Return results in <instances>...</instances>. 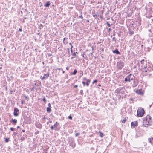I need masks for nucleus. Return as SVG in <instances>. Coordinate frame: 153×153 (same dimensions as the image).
<instances>
[{
	"mask_svg": "<svg viewBox=\"0 0 153 153\" xmlns=\"http://www.w3.org/2000/svg\"><path fill=\"white\" fill-rule=\"evenodd\" d=\"M151 118V117L149 115H147L146 117L143 118V126L147 127L150 125Z\"/></svg>",
	"mask_w": 153,
	"mask_h": 153,
	"instance_id": "nucleus-1",
	"label": "nucleus"
},
{
	"mask_svg": "<svg viewBox=\"0 0 153 153\" xmlns=\"http://www.w3.org/2000/svg\"><path fill=\"white\" fill-rule=\"evenodd\" d=\"M144 109L141 107H139L137 111V115L138 117H142L144 114Z\"/></svg>",
	"mask_w": 153,
	"mask_h": 153,
	"instance_id": "nucleus-2",
	"label": "nucleus"
},
{
	"mask_svg": "<svg viewBox=\"0 0 153 153\" xmlns=\"http://www.w3.org/2000/svg\"><path fill=\"white\" fill-rule=\"evenodd\" d=\"M124 66V62L121 61H119L117 63V69L119 70L121 69Z\"/></svg>",
	"mask_w": 153,
	"mask_h": 153,
	"instance_id": "nucleus-3",
	"label": "nucleus"
},
{
	"mask_svg": "<svg viewBox=\"0 0 153 153\" xmlns=\"http://www.w3.org/2000/svg\"><path fill=\"white\" fill-rule=\"evenodd\" d=\"M135 77L134 75L131 74H130L128 76H127V78H128V82H130L131 81H133L134 83H135V81L134 79Z\"/></svg>",
	"mask_w": 153,
	"mask_h": 153,
	"instance_id": "nucleus-4",
	"label": "nucleus"
},
{
	"mask_svg": "<svg viewBox=\"0 0 153 153\" xmlns=\"http://www.w3.org/2000/svg\"><path fill=\"white\" fill-rule=\"evenodd\" d=\"M137 125L138 123L137 121L132 122L131 123V127L132 128H134Z\"/></svg>",
	"mask_w": 153,
	"mask_h": 153,
	"instance_id": "nucleus-5",
	"label": "nucleus"
},
{
	"mask_svg": "<svg viewBox=\"0 0 153 153\" xmlns=\"http://www.w3.org/2000/svg\"><path fill=\"white\" fill-rule=\"evenodd\" d=\"M19 111V109L16 108H15L14 110V112L13 113V115L15 116H17L19 115V114L17 113Z\"/></svg>",
	"mask_w": 153,
	"mask_h": 153,
	"instance_id": "nucleus-6",
	"label": "nucleus"
},
{
	"mask_svg": "<svg viewBox=\"0 0 153 153\" xmlns=\"http://www.w3.org/2000/svg\"><path fill=\"white\" fill-rule=\"evenodd\" d=\"M36 126L39 128H41L42 127V126L39 122H37L35 124Z\"/></svg>",
	"mask_w": 153,
	"mask_h": 153,
	"instance_id": "nucleus-7",
	"label": "nucleus"
},
{
	"mask_svg": "<svg viewBox=\"0 0 153 153\" xmlns=\"http://www.w3.org/2000/svg\"><path fill=\"white\" fill-rule=\"evenodd\" d=\"M142 67H143L142 68V71H144L145 72H147L148 69L147 68V66H144L143 67V65L142 66Z\"/></svg>",
	"mask_w": 153,
	"mask_h": 153,
	"instance_id": "nucleus-8",
	"label": "nucleus"
},
{
	"mask_svg": "<svg viewBox=\"0 0 153 153\" xmlns=\"http://www.w3.org/2000/svg\"><path fill=\"white\" fill-rule=\"evenodd\" d=\"M11 123H13L14 125H16L17 123V120L16 119H12L10 121Z\"/></svg>",
	"mask_w": 153,
	"mask_h": 153,
	"instance_id": "nucleus-9",
	"label": "nucleus"
},
{
	"mask_svg": "<svg viewBox=\"0 0 153 153\" xmlns=\"http://www.w3.org/2000/svg\"><path fill=\"white\" fill-rule=\"evenodd\" d=\"M113 52L114 53H116L117 54H120V53L118 51L117 49L116 48L115 50H113Z\"/></svg>",
	"mask_w": 153,
	"mask_h": 153,
	"instance_id": "nucleus-10",
	"label": "nucleus"
},
{
	"mask_svg": "<svg viewBox=\"0 0 153 153\" xmlns=\"http://www.w3.org/2000/svg\"><path fill=\"white\" fill-rule=\"evenodd\" d=\"M124 87H121L117 88L116 90V92L117 93H120L121 91L123 89Z\"/></svg>",
	"mask_w": 153,
	"mask_h": 153,
	"instance_id": "nucleus-11",
	"label": "nucleus"
},
{
	"mask_svg": "<svg viewBox=\"0 0 153 153\" xmlns=\"http://www.w3.org/2000/svg\"><path fill=\"white\" fill-rule=\"evenodd\" d=\"M50 4V1H48L47 2L46 4L44 5V6L46 7H49Z\"/></svg>",
	"mask_w": 153,
	"mask_h": 153,
	"instance_id": "nucleus-12",
	"label": "nucleus"
},
{
	"mask_svg": "<svg viewBox=\"0 0 153 153\" xmlns=\"http://www.w3.org/2000/svg\"><path fill=\"white\" fill-rule=\"evenodd\" d=\"M49 75V72H48V73H47V74H44V76H45V77L46 78H47L48 77Z\"/></svg>",
	"mask_w": 153,
	"mask_h": 153,
	"instance_id": "nucleus-13",
	"label": "nucleus"
},
{
	"mask_svg": "<svg viewBox=\"0 0 153 153\" xmlns=\"http://www.w3.org/2000/svg\"><path fill=\"white\" fill-rule=\"evenodd\" d=\"M149 140L150 143L153 144V137L149 138Z\"/></svg>",
	"mask_w": 153,
	"mask_h": 153,
	"instance_id": "nucleus-14",
	"label": "nucleus"
},
{
	"mask_svg": "<svg viewBox=\"0 0 153 153\" xmlns=\"http://www.w3.org/2000/svg\"><path fill=\"white\" fill-rule=\"evenodd\" d=\"M136 92L137 93V94H139L141 95L143 94V93L142 92V91L140 90H139L137 91H136Z\"/></svg>",
	"mask_w": 153,
	"mask_h": 153,
	"instance_id": "nucleus-15",
	"label": "nucleus"
},
{
	"mask_svg": "<svg viewBox=\"0 0 153 153\" xmlns=\"http://www.w3.org/2000/svg\"><path fill=\"white\" fill-rule=\"evenodd\" d=\"M46 110L47 111L48 113H50L51 111V109L49 107H47Z\"/></svg>",
	"mask_w": 153,
	"mask_h": 153,
	"instance_id": "nucleus-16",
	"label": "nucleus"
},
{
	"mask_svg": "<svg viewBox=\"0 0 153 153\" xmlns=\"http://www.w3.org/2000/svg\"><path fill=\"white\" fill-rule=\"evenodd\" d=\"M59 125L58 123L57 122H56V123L54 124L53 126L54 127V128H57L58 125Z\"/></svg>",
	"mask_w": 153,
	"mask_h": 153,
	"instance_id": "nucleus-17",
	"label": "nucleus"
},
{
	"mask_svg": "<svg viewBox=\"0 0 153 153\" xmlns=\"http://www.w3.org/2000/svg\"><path fill=\"white\" fill-rule=\"evenodd\" d=\"M70 146L73 147H74L75 146V144L73 143L72 142L70 143Z\"/></svg>",
	"mask_w": 153,
	"mask_h": 153,
	"instance_id": "nucleus-18",
	"label": "nucleus"
},
{
	"mask_svg": "<svg viewBox=\"0 0 153 153\" xmlns=\"http://www.w3.org/2000/svg\"><path fill=\"white\" fill-rule=\"evenodd\" d=\"M99 136L101 137H103V133L100 132V131H99Z\"/></svg>",
	"mask_w": 153,
	"mask_h": 153,
	"instance_id": "nucleus-19",
	"label": "nucleus"
},
{
	"mask_svg": "<svg viewBox=\"0 0 153 153\" xmlns=\"http://www.w3.org/2000/svg\"><path fill=\"white\" fill-rule=\"evenodd\" d=\"M77 73V71L76 69H75L74 70V72L72 73V74L74 75H75Z\"/></svg>",
	"mask_w": 153,
	"mask_h": 153,
	"instance_id": "nucleus-20",
	"label": "nucleus"
},
{
	"mask_svg": "<svg viewBox=\"0 0 153 153\" xmlns=\"http://www.w3.org/2000/svg\"><path fill=\"white\" fill-rule=\"evenodd\" d=\"M51 128L52 130L55 129V130H56V129L55 128H54V127L53 126H51Z\"/></svg>",
	"mask_w": 153,
	"mask_h": 153,
	"instance_id": "nucleus-21",
	"label": "nucleus"
},
{
	"mask_svg": "<svg viewBox=\"0 0 153 153\" xmlns=\"http://www.w3.org/2000/svg\"><path fill=\"white\" fill-rule=\"evenodd\" d=\"M124 80L125 82L128 81V78H127V76L125 78Z\"/></svg>",
	"mask_w": 153,
	"mask_h": 153,
	"instance_id": "nucleus-22",
	"label": "nucleus"
},
{
	"mask_svg": "<svg viewBox=\"0 0 153 153\" xmlns=\"http://www.w3.org/2000/svg\"><path fill=\"white\" fill-rule=\"evenodd\" d=\"M43 100L45 102V103H46V100L45 97H44V98H43Z\"/></svg>",
	"mask_w": 153,
	"mask_h": 153,
	"instance_id": "nucleus-23",
	"label": "nucleus"
},
{
	"mask_svg": "<svg viewBox=\"0 0 153 153\" xmlns=\"http://www.w3.org/2000/svg\"><path fill=\"white\" fill-rule=\"evenodd\" d=\"M9 138H6L5 139V141L6 142H8L9 141Z\"/></svg>",
	"mask_w": 153,
	"mask_h": 153,
	"instance_id": "nucleus-24",
	"label": "nucleus"
},
{
	"mask_svg": "<svg viewBox=\"0 0 153 153\" xmlns=\"http://www.w3.org/2000/svg\"><path fill=\"white\" fill-rule=\"evenodd\" d=\"M126 121V119L125 118L123 120H122V122L123 123H124Z\"/></svg>",
	"mask_w": 153,
	"mask_h": 153,
	"instance_id": "nucleus-25",
	"label": "nucleus"
},
{
	"mask_svg": "<svg viewBox=\"0 0 153 153\" xmlns=\"http://www.w3.org/2000/svg\"><path fill=\"white\" fill-rule=\"evenodd\" d=\"M15 129V128L12 127H11L10 128V130L11 131H14Z\"/></svg>",
	"mask_w": 153,
	"mask_h": 153,
	"instance_id": "nucleus-26",
	"label": "nucleus"
},
{
	"mask_svg": "<svg viewBox=\"0 0 153 153\" xmlns=\"http://www.w3.org/2000/svg\"><path fill=\"white\" fill-rule=\"evenodd\" d=\"M41 78L42 80H44V79H46L45 78V76H43L42 77V76H41Z\"/></svg>",
	"mask_w": 153,
	"mask_h": 153,
	"instance_id": "nucleus-27",
	"label": "nucleus"
},
{
	"mask_svg": "<svg viewBox=\"0 0 153 153\" xmlns=\"http://www.w3.org/2000/svg\"><path fill=\"white\" fill-rule=\"evenodd\" d=\"M144 62V60L143 59V60H141L140 61V62L142 64H143Z\"/></svg>",
	"mask_w": 153,
	"mask_h": 153,
	"instance_id": "nucleus-28",
	"label": "nucleus"
},
{
	"mask_svg": "<svg viewBox=\"0 0 153 153\" xmlns=\"http://www.w3.org/2000/svg\"><path fill=\"white\" fill-rule=\"evenodd\" d=\"M24 102H25V100H22L21 101V103L22 104H23L24 103Z\"/></svg>",
	"mask_w": 153,
	"mask_h": 153,
	"instance_id": "nucleus-29",
	"label": "nucleus"
},
{
	"mask_svg": "<svg viewBox=\"0 0 153 153\" xmlns=\"http://www.w3.org/2000/svg\"><path fill=\"white\" fill-rule=\"evenodd\" d=\"M86 81H87V82L89 83L91 82V80H90V79H87Z\"/></svg>",
	"mask_w": 153,
	"mask_h": 153,
	"instance_id": "nucleus-30",
	"label": "nucleus"
},
{
	"mask_svg": "<svg viewBox=\"0 0 153 153\" xmlns=\"http://www.w3.org/2000/svg\"><path fill=\"white\" fill-rule=\"evenodd\" d=\"M107 23V25L108 26V27H110V24L108 22H107L106 23Z\"/></svg>",
	"mask_w": 153,
	"mask_h": 153,
	"instance_id": "nucleus-31",
	"label": "nucleus"
},
{
	"mask_svg": "<svg viewBox=\"0 0 153 153\" xmlns=\"http://www.w3.org/2000/svg\"><path fill=\"white\" fill-rule=\"evenodd\" d=\"M68 118L71 120L72 118V117L71 116H69L68 117Z\"/></svg>",
	"mask_w": 153,
	"mask_h": 153,
	"instance_id": "nucleus-32",
	"label": "nucleus"
},
{
	"mask_svg": "<svg viewBox=\"0 0 153 153\" xmlns=\"http://www.w3.org/2000/svg\"><path fill=\"white\" fill-rule=\"evenodd\" d=\"M97 80H95L93 81V83L94 84V83H96L97 82Z\"/></svg>",
	"mask_w": 153,
	"mask_h": 153,
	"instance_id": "nucleus-33",
	"label": "nucleus"
},
{
	"mask_svg": "<svg viewBox=\"0 0 153 153\" xmlns=\"http://www.w3.org/2000/svg\"><path fill=\"white\" fill-rule=\"evenodd\" d=\"M80 134L79 133H76L75 134V136L77 137L78 135Z\"/></svg>",
	"mask_w": 153,
	"mask_h": 153,
	"instance_id": "nucleus-34",
	"label": "nucleus"
},
{
	"mask_svg": "<svg viewBox=\"0 0 153 153\" xmlns=\"http://www.w3.org/2000/svg\"><path fill=\"white\" fill-rule=\"evenodd\" d=\"M82 83L83 84V86H85V85L86 84V83L84 82H83V81H82Z\"/></svg>",
	"mask_w": 153,
	"mask_h": 153,
	"instance_id": "nucleus-35",
	"label": "nucleus"
},
{
	"mask_svg": "<svg viewBox=\"0 0 153 153\" xmlns=\"http://www.w3.org/2000/svg\"><path fill=\"white\" fill-rule=\"evenodd\" d=\"M77 53V52H76V53L74 52V53L73 54H72V55L73 56H76V53Z\"/></svg>",
	"mask_w": 153,
	"mask_h": 153,
	"instance_id": "nucleus-36",
	"label": "nucleus"
},
{
	"mask_svg": "<svg viewBox=\"0 0 153 153\" xmlns=\"http://www.w3.org/2000/svg\"><path fill=\"white\" fill-rule=\"evenodd\" d=\"M13 134L14 136H15L17 134V133L15 132H13Z\"/></svg>",
	"mask_w": 153,
	"mask_h": 153,
	"instance_id": "nucleus-37",
	"label": "nucleus"
},
{
	"mask_svg": "<svg viewBox=\"0 0 153 153\" xmlns=\"http://www.w3.org/2000/svg\"><path fill=\"white\" fill-rule=\"evenodd\" d=\"M24 97L26 99H28V97L27 96H24Z\"/></svg>",
	"mask_w": 153,
	"mask_h": 153,
	"instance_id": "nucleus-38",
	"label": "nucleus"
},
{
	"mask_svg": "<svg viewBox=\"0 0 153 153\" xmlns=\"http://www.w3.org/2000/svg\"><path fill=\"white\" fill-rule=\"evenodd\" d=\"M86 85L87 86H88L89 85V83L86 82Z\"/></svg>",
	"mask_w": 153,
	"mask_h": 153,
	"instance_id": "nucleus-39",
	"label": "nucleus"
},
{
	"mask_svg": "<svg viewBox=\"0 0 153 153\" xmlns=\"http://www.w3.org/2000/svg\"><path fill=\"white\" fill-rule=\"evenodd\" d=\"M25 139V138L24 137H21V140L22 141L23 140Z\"/></svg>",
	"mask_w": 153,
	"mask_h": 153,
	"instance_id": "nucleus-40",
	"label": "nucleus"
},
{
	"mask_svg": "<svg viewBox=\"0 0 153 153\" xmlns=\"http://www.w3.org/2000/svg\"><path fill=\"white\" fill-rule=\"evenodd\" d=\"M69 44L71 46V49H72V48H73V46L72 45V44L71 43H70Z\"/></svg>",
	"mask_w": 153,
	"mask_h": 153,
	"instance_id": "nucleus-41",
	"label": "nucleus"
},
{
	"mask_svg": "<svg viewBox=\"0 0 153 153\" xmlns=\"http://www.w3.org/2000/svg\"><path fill=\"white\" fill-rule=\"evenodd\" d=\"M83 79L84 80H85L86 81H87V79H86V78H85V77H83Z\"/></svg>",
	"mask_w": 153,
	"mask_h": 153,
	"instance_id": "nucleus-42",
	"label": "nucleus"
},
{
	"mask_svg": "<svg viewBox=\"0 0 153 153\" xmlns=\"http://www.w3.org/2000/svg\"><path fill=\"white\" fill-rule=\"evenodd\" d=\"M48 105L49 106V107H51V104L50 103H49L48 104Z\"/></svg>",
	"mask_w": 153,
	"mask_h": 153,
	"instance_id": "nucleus-43",
	"label": "nucleus"
},
{
	"mask_svg": "<svg viewBox=\"0 0 153 153\" xmlns=\"http://www.w3.org/2000/svg\"><path fill=\"white\" fill-rule=\"evenodd\" d=\"M74 87L75 88H76L78 87V85H75L74 86Z\"/></svg>",
	"mask_w": 153,
	"mask_h": 153,
	"instance_id": "nucleus-44",
	"label": "nucleus"
},
{
	"mask_svg": "<svg viewBox=\"0 0 153 153\" xmlns=\"http://www.w3.org/2000/svg\"><path fill=\"white\" fill-rule=\"evenodd\" d=\"M40 28L41 29V28L43 27V26H42V25L41 24H40Z\"/></svg>",
	"mask_w": 153,
	"mask_h": 153,
	"instance_id": "nucleus-45",
	"label": "nucleus"
},
{
	"mask_svg": "<svg viewBox=\"0 0 153 153\" xmlns=\"http://www.w3.org/2000/svg\"><path fill=\"white\" fill-rule=\"evenodd\" d=\"M66 69L67 70H68L69 69V67H66Z\"/></svg>",
	"mask_w": 153,
	"mask_h": 153,
	"instance_id": "nucleus-46",
	"label": "nucleus"
},
{
	"mask_svg": "<svg viewBox=\"0 0 153 153\" xmlns=\"http://www.w3.org/2000/svg\"><path fill=\"white\" fill-rule=\"evenodd\" d=\"M113 40H114L115 41H116V39L115 37H113L112 38Z\"/></svg>",
	"mask_w": 153,
	"mask_h": 153,
	"instance_id": "nucleus-47",
	"label": "nucleus"
},
{
	"mask_svg": "<svg viewBox=\"0 0 153 153\" xmlns=\"http://www.w3.org/2000/svg\"><path fill=\"white\" fill-rule=\"evenodd\" d=\"M79 17L80 18H83V17H82V15H81L79 16Z\"/></svg>",
	"mask_w": 153,
	"mask_h": 153,
	"instance_id": "nucleus-48",
	"label": "nucleus"
},
{
	"mask_svg": "<svg viewBox=\"0 0 153 153\" xmlns=\"http://www.w3.org/2000/svg\"><path fill=\"white\" fill-rule=\"evenodd\" d=\"M93 16L94 17H96V15H93Z\"/></svg>",
	"mask_w": 153,
	"mask_h": 153,
	"instance_id": "nucleus-49",
	"label": "nucleus"
},
{
	"mask_svg": "<svg viewBox=\"0 0 153 153\" xmlns=\"http://www.w3.org/2000/svg\"><path fill=\"white\" fill-rule=\"evenodd\" d=\"M19 30L20 31H22V30L21 29V28H19Z\"/></svg>",
	"mask_w": 153,
	"mask_h": 153,
	"instance_id": "nucleus-50",
	"label": "nucleus"
},
{
	"mask_svg": "<svg viewBox=\"0 0 153 153\" xmlns=\"http://www.w3.org/2000/svg\"><path fill=\"white\" fill-rule=\"evenodd\" d=\"M80 74L81 75V76H82L83 75V73L82 72V73H80Z\"/></svg>",
	"mask_w": 153,
	"mask_h": 153,
	"instance_id": "nucleus-51",
	"label": "nucleus"
},
{
	"mask_svg": "<svg viewBox=\"0 0 153 153\" xmlns=\"http://www.w3.org/2000/svg\"><path fill=\"white\" fill-rule=\"evenodd\" d=\"M45 118V116H44V117L42 118L43 119Z\"/></svg>",
	"mask_w": 153,
	"mask_h": 153,
	"instance_id": "nucleus-52",
	"label": "nucleus"
},
{
	"mask_svg": "<svg viewBox=\"0 0 153 153\" xmlns=\"http://www.w3.org/2000/svg\"><path fill=\"white\" fill-rule=\"evenodd\" d=\"M25 130H22V131L23 132H25Z\"/></svg>",
	"mask_w": 153,
	"mask_h": 153,
	"instance_id": "nucleus-53",
	"label": "nucleus"
},
{
	"mask_svg": "<svg viewBox=\"0 0 153 153\" xmlns=\"http://www.w3.org/2000/svg\"><path fill=\"white\" fill-rule=\"evenodd\" d=\"M20 128V126H18L17 127V128Z\"/></svg>",
	"mask_w": 153,
	"mask_h": 153,
	"instance_id": "nucleus-54",
	"label": "nucleus"
},
{
	"mask_svg": "<svg viewBox=\"0 0 153 153\" xmlns=\"http://www.w3.org/2000/svg\"><path fill=\"white\" fill-rule=\"evenodd\" d=\"M49 123H52V121H51H51H49Z\"/></svg>",
	"mask_w": 153,
	"mask_h": 153,
	"instance_id": "nucleus-55",
	"label": "nucleus"
},
{
	"mask_svg": "<svg viewBox=\"0 0 153 153\" xmlns=\"http://www.w3.org/2000/svg\"><path fill=\"white\" fill-rule=\"evenodd\" d=\"M98 86H101V85H98Z\"/></svg>",
	"mask_w": 153,
	"mask_h": 153,
	"instance_id": "nucleus-56",
	"label": "nucleus"
},
{
	"mask_svg": "<svg viewBox=\"0 0 153 153\" xmlns=\"http://www.w3.org/2000/svg\"><path fill=\"white\" fill-rule=\"evenodd\" d=\"M111 30V29L110 28L109 29V30L110 31V30Z\"/></svg>",
	"mask_w": 153,
	"mask_h": 153,
	"instance_id": "nucleus-57",
	"label": "nucleus"
},
{
	"mask_svg": "<svg viewBox=\"0 0 153 153\" xmlns=\"http://www.w3.org/2000/svg\"><path fill=\"white\" fill-rule=\"evenodd\" d=\"M44 153H48L47 152H45Z\"/></svg>",
	"mask_w": 153,
	"mask_h": 153,
	"instance_id": "nucleus-58",
	"label": "nucleus"
},
{
	"mask_svg": "<svg viewBox=\"0 0 153 153\" xmlns=\"http://www.w3.org/2000/svg\"><path fill=\"white\" fill-rule=\"evenodd\" d=\"M65 39V38H64L63 39V40L64 41V40Z\"/></svg>",
	"mask_w": 153,
	"mask_h": 153,
	"instance_id": "nucleus-59",
	"label": "nucleus"
},
{
	"mask_svg": "<svg viewBox=\"0 0 153 153\" xmlns=\"http://www.w3.org/2000/svg\"><path fill=\"white\" fill-rule=\"evenodd\" d=\"M23 22H25V19H24V20H23Z\"/></svg>",
	"mask_w": 153,
	"mask_h": 153,
	"instance_id": "nucleus-60",
	"label": "nucleus"
},
{
	"mask_svg": "<svg viewBox=\"0 0 153 153\" xmlns=\"http://www.w3.org/2000/svg\"><path fill=\"white\" fill-rule=\"evenodd\" d=\"M26 19V18L25 17V18H24V19Z\"/></svg>",
	"mask_w": 153,
	"mask_h": 153,
	"instance_id": "nucleus-61",
	"label": "nucleus"
},
{
	"mask_svg": "<svg viewBox=\"0 0 153 153\" xmlns=\"http://www.w3.org/2000/svg\"><path fill=\"white\" fill-rule=\"evenodd\" d=\"M71 51L72 52V49L71 48Z\"/></svg>",
	"mask_w": 153,
	"mask_h": 153,
	"instance_id": "nucleus-62",
	"label": "nucleus"
},
{
	"mask_svg": "<svg viewBox=\"0 0 153 153\" xmlns=\"http://www.w3.org/2000/svg\"><path fill=\"white\" fill-rule=\"evenodd\" d=\"M93 53V52H92V53H91V54H92Z\"/></svg>",
	"mask_w": 153,
	"mask_h": 153,
	"instance_id": "nucleus-63",
	"label": "nucleus"
},
{
	"mask_svg": "<svg viewBox=\"0 0 153 153\" xmlns=\"http://www.w3.org/2000/svg\"><path fill=\"white\" fill-rule=\"evenodd\" d=\"M68 52H69V49H68Z\"/></svg>",
	"mask_w": 153,
	"mask_h": 153,
	"instance_id": "nucleus-64",
	"label": "nucleus"
}]
</instances>
